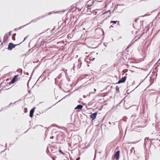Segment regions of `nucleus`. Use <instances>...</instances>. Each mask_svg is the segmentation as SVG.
Instances as JSON below:
<instances>
[{
	"instance_id": "7",
	"label": "nucleus",
	"mask_w": 160,
	"mask_h": 160,
	"mask_svg": "<svg viewBox=\"0 0 160 160\" xmlns=\"http://www.w3.org/2000/svg\"><path fill=\"white\" fill-rule=\"evenodd\" d=\"M35 109V108H34L32 109L30 111L29 116L31 118H32L33 116V114L34 111Z\"/></svg>"
},
{
	"instance_id": "16",
	"label": "nucleus",
	"mask_w": 160,
	"mask_h": 160,
	"mask_svg": "<svg viewBox=\"0 0 160 160\" xmlns=\"http://www.w3.org/2000/svg\"><path fill=\"white\" fill-rule=\"evenodd\" d=\"M94 90L95 92L96 91V89H94Z\"/></svg>"
},
{
	"instance_id": "5",
	"label": "nucleus",
	"mask_w": 160,
	"mask_h": 160,
	"mask_svg": "<svg viewBox=\"0 0 160 160\" xmlns=\"http://www.w3.org/2000/svg\"><path fill=\"white\" fill-rule=\"evenodd\" d=\"M18 76V74L14 76L11 82V83H13L14 82L18 80V78H17Z\"/></svg>"
},
{
	"instance_id": "1",
	"label": "nucleus",
	"mask_w": 160,
	"mask_h": 160,
	"mask_svg": "<svg viewBox=\"0 0 160 160\" xmlns=\"http://www.w3.org/2000/svg\"><path fill=\"white\" fill-rule=\"evenodd\" d=\"M27 37H28V36H27L25 38H24V40H23V41H22V42L23 41H24L26 39V38H27ZM22 42H21V43H19V44H14L10 42L9 43L8 49L9 50H11L13 48H14L16 46L20 44L21 43H22Z\"/></svg>"
},
{
	"instance_id": "2",
	"label": "nucleus",
	"mask_w": 160,
	"mask_h": 160,
	"mask_svg": "<svg viewBox=\"0 0 160 160\" xmlns=\"http://www.w3.org/2000/svg\"><path fill=\"white\" fill-rule=\"evenodd\" d=\"M94 2V1L93 0H90L87 2L86 5L88 9H90V7L93 4Z\"/></svg>"
},
{
	"instance_id": "9",
	"label": "nucleus",
	"mask_w": 160,
	"mask_h": 160,
	"mask_svg": "<svg viewBox=\"0 0 160 160\" xmlns=\"http://www.w3.org/2000/svg\"><path fill=\"white\" fill-rule=\"evenodd\" d=\"M15 35H16V33H15V34H13L12 35V39L13 40H15Z\"/></svg>"
},
{
	"instance_id": "12",
	"label": "nucleus",
	"mask_w": 160,
	"mask_h": 160,
	"mask_svg": "<svg viewBox=\"0 0 160 160\" xmlns=\"http://www.w3.org/2000/svg\"><path fill=\"white\" fill-rule=\"evenodd\" d=\"M59 152L63 155H64L65 154L62 151L61 149L59 150Z\"/></svg>"
},
{
	"instance_id": "17",
	"label": "nucleus",
	"mask_w": 160,
	"mask_h": 160,
	"mask_svg": "<svg viewBox=\"0 0 160 160\" xmlns=\"http://www.w3.org/2000/svg\"><path fill=\"white\" fill-rule=\"evenodd\" d=\"M105 13H103L102 14H105Z\"/></svg>"
},
{
	"instance_id": "15",
	"label": "nucleus",
	"mask_w": 160,
	"mask_h": 160,
	"mask_svg": "<svg viewBox=\"0 0 160 160\" xmlns=\"http://www.w3.org/2000/svg\"><path fill=\"white\" fill-rule=\"evenodd\" d=\"M141 37V35H140V36L138 37V39L140 38Z\"/></svg>"
},
{
	"instance_id": "8",
	"label": "nucleus",
	"mask_w": 160,
	"mask_h": 160,
	"mask_svg": "<svg viewBox=\"0 0 160 160\" xmlns=\"http://www.w3.org/2000/svg\"><path fill=\"white\" fill-rule=\"evenodd\" d=\"M83 107V106L81 105H78L75 108V109H81Z\"/></svg>"
},
{
	"instance_id": "13",
	"label": "nucleus",
	"mask_w": 160,
	"mask_h": 160,
	"mask_svg": "<svg viewBox=\"0 0 160 160\" xmlns=\"http://www.w3.org/2000/svg\"><path fill=\"white\" fill-rule=\"evenodd\" d=\"M116 88L117 90H119V88L118 86H117Z\"/></svg>"
},
{
	"instance_id": "10",
	"label": "nucleus",
	"mask_w": 160,
	"mask_h": 160,
	"mask_svg": "<svg viewBox=\"0 0 160 160\" xmlns=\"http://www.w3.org/2000/svg\"><path fill=\"white\" fill-rule=\"evenodd\" d=\"M117 22L119 23V22L118 21H111L110 23H113L115 24Z\"/></svg>"
},
{
	"instance_id": "11",
	"label": "nucleus",
	"mask_w": 160,
	"mask_h": 160,
	"mask_svg": "<svg viewBox=\"0 0 160 160\" xmlns=\"http://www.w3.org/2000/svg\"><path fill=\"white\" fill-rule=\"evenodd\" d=\"M130 151L131 152V153H132L133 152H134H134H135V151L134 150V148H132L131 149H130Z\"/></svg>"
},
{
	"instance_id": "4",
	"label": "nucleus",
	"mask_w": 160,
	"mask_h": 160,
	"mask_svg": "<svg viewBox=\"0 0 160 160\" xmlns=\"http://www.w3.org/2000/svg\"><path fill=\"white\" fill-rule=\"evenodd\" d=\"M97 113L98 112H97L94 113L92 114L91 115H90V118L92 119V120H94L96 118Z\"/></svg>"
},
{
	"instance_id": "6",
	"label": "nucleus",
	"mask_w": 160,
	"mask_h": 160,
	"mask_svg": "<svg viewBox=\"0 0 160 160\" xmlns=\"http://www.w3.org/2000/svg\"><path fill=\"white\" fill-rule=\"evenodd\" d=\"M119 153L120 151L118 150L116 152L115 154L114 155V158H115L117 160H118L119 158Z\"/></svg>"
},
{
	"instance_id": "14",
	"label": "nucleus",
	"mask_w": 160,
	"mask_h": 160,
	"mask_svg": "<svg viewBox=\"0 0 160 160\" xmlns=\"http://www.w3.org/2000/svg\"><path fill=\"white\" fill-rule=\"evenodd\" d=\"M80 159V157H78L77 158L76 160H79Z\"/></svg>"
},
{
	"instance_id": "3",
	"label": "nucleus",
	"mask_w": 160,
	"mask_h": 160,
	"mask_svg": "<svg viewBox=\"0 0 160 160\" xmlns=\"http://www.w3.org/2000/svg\"><path fill=\"white\" fill-rule=\"evenodd\" d=\"M127 76H126H126L124 77H122L117 83L118 84H119L121 83L124 82L126 80Z\"/></svg>"
}]
</instances>
